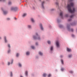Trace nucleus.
Wrapping results in <instances>:
<instances>
[{
	"instance_id": "aec40b11",
	"label": "nucleus",
	"mask_w": 77,
	"mask_h": 77,
	"mask_svg": "<svg viewBox=\"0 0 77 77\" xmlns=\"http://www.w3.org/2000/svg\"><path fill=\"white\" fill-rule=\"evenodd\" d=\"M61 62L62 63V64H63V60H61Z\"/></svg>"
},
{
	"instance_id": "37998d69",
	"label": "nucleus",
	"mask_w": 77,
	"mask_h": 77,
	"mask_svg": "<svg viewBox=\"0 0 77 77\" xmlns=\"http://www.w3.org/2000/svg\"><path fill=\"white\" fill-rule=\"evenodd\" d=\"M35 45H38V44L37 43H35Z\"/></svg>"
},
{
	"instance_id": "5fc2aeb1",
	"label": "nucleus",
	"mask_w": 77,
	"mask_h": 77,
	"mask_svg": "<svg viewBox=\"0 0 77 77\" xmlns=\"http://www.w3.org/2000/svg\"><path fill=\"white\" fill-rule=\"evenodd\" d=\"M39 1H41V0H39Z\"/></svg>"
},
{
	"instance_id": "79ce46f5",
	"label": "nucleus",
	"mask_w": 77,
	"mask_h": 77,
	"mask_svg": "<svg viewBox=\"0 0 77 77\" xmlns=\"http://www.w3.org/2000/svg\"><path fill=\"white\" fill-rule=\"evenodd\" d=\"M71 25H72V26H74L75 25L74 24V23H73Z\"/></svg>"
},
{
	"instance_id": "bb28decb",
	"label": "nucleus",
	"mask_w": 77,
	"mask_h": 77,
	"mask_svg": "<svg viewBox=\"0 0 77 77\" xmlns=\"http://www.w3.org/2000/svg\"><path fill=\"white\" fill-rule=\"evenodd\" d=\"M18 56H19V54L17 53L16 54V57H18Z\"/></svg>"
},
{
	"instance_id": "09e8293b",
	"label": "nucleus",
	"mask_w": 77,
	"mask_h": 77,
	"mask_svg": "<svg viewBox=\"0 0 77 77\" xmlns=\"http://www.w3.org/2000/svg\"><path fill=\"white\" fill-rule=\"evenodd\" d=\"M57 21L58 22H59V20H57Z\"/></svg>"
},
{
	"instance_id": "20e7f679",
	"label": "nucleus",
	"mask_w": 77,
	"mask_h": 77,
	"mask_svg": "<svg viewBox=\"0 0 77 77\" xmlns=\"http://www.w3.org/2000/svg\"><path fill=\"white\" fill-rule=\"evenodd\" d=\"M70 26L69 25H67V29L69 31V32H73L74 30L73 29H70L69 28Z\"/></svg>"
},
{
	"instance_id": "2f4dec72",
	"label": "nucleus",
	"mask_w": 77,
	"mask_h": 77,
	"mask_svg": "<svg viewBox=\"0 0 77 77\" xmlns=\"http://www.w3.org/2000/svg\"><path fill=\"white\" fill-rule=\"evenodd\" d=\"M8 47H9V48H11V46H10V45L8 44Z\"/></svg>"
},
{
	"instance_id": "8fccbe9b",
	"label": "nucleus",
	"mask_w": 77,
	"mask_h": 77,
	"mask_svg": "<svg viewBox=\"0 0 77 77\" xmlns=\"http://www.w3.org/2000/svg\"><path fill=\"white\" fill-rule=\"evenodd\" d=\"M20 77H23V76H22V75L20 76Z\"/></svg>"
},
{
	"instance_id": "2eb2a0df",
	"label": "nucleus",
	"mask_w": 77,
	"mask_h": 77,
	"mask_svg": "<svg viewBox=\"0 0 77 77\" xmlns=\"http://www.w3.org/2000/svg\"><path fill=\"white\" fill-rule=\"evenodd\" d=\"M50 50L51 51H53V47L51 46Z\"/></svg>"
},
{
	"instance_id": "e433bc0d",
	"label": "nucleus",
	"mask_w": 77,
	"mask_h": 77,
	"mask_svg": "<svg viewBox=\"0 0 77 77\" xmlns=\"http://www.w3.org/2000/svg\"><path fill=\"white\" fill-rule=\"evenodd\" d=\"M66 17H68V15L66 14Z\"/></svg>"
},
{
	"instance_id": "dca6fc26",
	"label": "nucleus",
	"mask_w": 77,
	"mask_h": 77,
	"mask_svg": "<svg viewBox=\"0 0 77 77\" xmlns=\"http://www.w3.org/2000/svg\"><path fill=\"white\" fill-rule=\"evenodd\" d=\"M26 55H29L30 54V52H26Z\"/></svg>"
},
{
	"instance_id": "4c0bfd02",
	"label": "nucleus",
	"mask_w": 77,
	"mask_h": 77,
	"mask_svg": "<svg viewBox=\"0 0 77 77\" xmlns=\"http://www.w3.org/2000/svg\"><path fill=\"white\" fill-rule=\"evenodd\" d=\"M73 0H69V2H72Z\"/></svg>"
},
{
	"instance_id": "1a4fd4ad",
	"label": "nucleus",
	"mask_w": 77,
	"mask_h": 77,
	"mask_svg": "<svg viewBox=\"0 0 77 77\" xmlns=\"http://www.w3.org/2000/svg\"><path fill=\"white\" fill-rule=\"evenodd\" d=\"M60 15L61 17V18H63V12H62V11L60 12Z\"/></svg>"
},
{
	"instance_id": "3c124183",
	"label": "nucleus",
	"mask_w": 77,
	"mask_h": 77,
	"mask_svg": "<svg viewBox=\"0 0 77 77\" xmlns=\"http://www.w3.org/2000/svg\"><path fill=\"white\" fill-rule=\"evenodd\" d=\"M33 9H35V8L34 7H33Z\"/></svg>"
},
{
	"instance_id": "72a5a7b5",
	"label": "nucleus",
	"mask_w": 77,
	"mask_h": 77,
	"mask_svg": "<svg viewBox=\"0 0 77 77\" xmlns=\"http://www.w3.org/2000/svg\"><path fill=\"white\" fill-rule=\"evenodd\" d=\"M71 20H72L71 19H70L68 20V21H71Z\"/></svg>"
},
{
	"instance_id": "39448f33",
	"label": "nucleus",
	"mask_w": 77,
	"mask_h": 77,
	"mask_svg": "<svg viewBox=\"0 0 77 77\" xmlns=\"http://www.w3.org/2000/svg\"><path fill=\"white\" fill-rule=\"evenodd\" d=\"M56 45L57 47L58 48L60 47V43H59V41H57L56 42Z\"/></svg>"
},
{
	"instance_id": "c03bdc74",
	"label": "nucleus",
	"mask_w": 77,
	"mask_h": 77,
	"mask_svg": "<svg viewBox=\"0 0 77 77\" xmlns=\"http://www.w3.org/2000/svg\"><path fill=\"white\" fill-rule=\"evenodd\" d=\"M10 62H8V65H10Z\"/></svg>"
},
{
	"instance_id": "f3484780",
	"label": "nucleus",
	"mask_w": 77,
	"mask_h": 77,
	"mask_svg": "<svg viewBox=\"0 0 77 77\" xmlns=\"http://www.w3.org/2000/svg\"><path fill=\"white\" fill-rule=\"evenodd\" d=\"M43 77H46V75H47V74H46L45 73H44L43 74Z\"/></svg>"
},
{
	"instance_id": "9d476101",
	"label": "nucleus",
	"mask_w": 77,
	"mask_h": 77,
	"mask_svg": "<svg viewBox=\"0 0 77 77\" xmlns=\"http://www.w3.org/2000/svg\"><path fill=\"white\" fill-rule=\"evenodd\" d=\"M67 51L69 52V51H71V49H70L68 48H67Z\"/></svg>"
},
{
	"instance_id": "c756f323",
	"label": "nucleus",
	"mask_w": 77,
	"mask_h": 77,
	"mask_svg": "<svg viewBox=\"0 0 77 77\" xmlns=\"http://www.w3.org/2000/svg\"><path fill=\"white\" fill-rule=\"evenodd\" d=\"M69 72H70V73H71V74H72V73H73V71H69Z\"/></svg>"
},
{
	"instance_id": "a19ab883",
	"label": "nucleus",
	"mask_w": 77,
	"mask_h": 77,
	"mask_svg": "<svg viewBox=\"0 0 77 77\" xmlns=\"http://www.w3.org/2000/svg\"><path fill=\"white\" fill-rule=\"evenodd\" d=\"M56 5H58V2H56Z\"/></svg>"
},
{
	"instance_id": "a211bd4d",
	"label": "nucleus",
	"mask_w": 77,
	"mask_h": 77,
	"mask_svg": "<svg viewBox=\"0 0 77 77\" xmlns=\"http://www.w3.org/2000/svg\"><path fill=\"white\" fill-rule=\"evenodd\" d=\"M39 54L40 55H41V56H42L43 54L41 52H39Z\"/></svg>"
},
{
	"instance_id": "c85d7f7f",
	"label": "nucleus",
	"mask_w": 77,
	"mask_h": 77,
	"mask_svg": "<svg viewBox=\"0 0 77 77\" xmlns=\"http://www.w3.org/2000/svg\"><path fill=\"white\" fill-rule=\"evenodd\" d=\"M54 11V8H52L51 10V11Z\"/></svg>"
},
{
	"instance_id": "4be33fe9",
	"label": "nucleus",
	"mask_w": 77,
	"mask_h": 77,
	"mask_svg": "<svg viewBox=\"0 0 77 77\" xmlns=\"http://www.w3.org/2000/svg\"><path fill=\"white\" fill-rule=\"evenodd\" d=\"M13 76V74H12V72H11V75H10V76L11 77H12V76Z\"/></svg>"
},
{
	"instance_id": "6e6552de",
	"label": "nucleus",
	"mask_w": 77,
	"mask_h": 77,
	"mask_svg": "<svg viewBox=\"0 0 77 77\" xmlns=\"http://www.w3.org/2000/svg\"><path fill=\"white\" fill-rule=\"evenodd\" d=\"M40 27L41 30H44V28H43L42 24H40Z\"/></svg>"
},
{
	"instance_id": "0eeeda50",
	"label": "nucleus",
	"mask_w": 77,
	"mask_h": 77,
	"mask_svg": "<svg viewBox=\"0 0 77 77\" xmlns=\"http://www.w3.org/2000/svg\"><path fill=\"white\" fill-rule=\"evenodd\" d=\"M44 3H45V2L43 1L42 2V8L43 9H44Z\"/></svg>"
},
{
	"instance_id": "9b49d317",
	"label": "nucleus",
	"mask_w": 77,
	"mask_h": 77,
	"mask_svg": "<svg viewBox=\"0 0 77 77\" xmlns=\"http://www.w3.org/2000/svg\"><path fill=\"white\" fill-rule=\"evenodd\" d=\"M27 15V14L26 13H24L22 15L23 17H26Z\"/></svg>"
},
{
	"instance_id": "b1692460",
	"label": "nucleus",
	"mask_w": 77,
	"mask_h": 77,
	"mask_svg": "<svg viewBox=\"0 0 77 77\" xmlns=\"http://www.w3.org/2000/svg\"><path fill=\"white\" fill-rule=\"evenodd\" d=\"M19 66H20V67H21L22 65L20 63H19Z\"/></svg>"
},
{
	"instance_id": "864d4df0",
	"label": "nucleus",
	"mask_w": 77,
	"mask_h": 77,
	"mask_svg": "<svg viewBox=\"0 0 77 77\" xmlns=\"http://www.w3.org/2000/svg\"><path fill=\"white\" fill-rule=\"evenodd\" d=\"M1 37H0V39H1Z\"/></svg>"
},
{
	"instance_id": "de8ad7c7",
	"label": "nucleus",
	"mask_w": 77,
	"mask_h": 77,
	"mask_svg": "<svg viewBox=\"0 0 77 77\" xmlns=\"http://www.w3.org/2000/svg\"><path fill=\"white\" fill-rule=\"evenodd\" d=\"M62 25H60V28H61V27H62Z\"/></svg>"
},
{
	"instance_id": "49530a36",
	"label": "nucleus",
	"mask_w": 77,
	"mask_h": 77,
	"mask_svg": "<svg viewBox=\"0 0 77 77\" xmlns=\"http://www.w3.org/2000/svg\"><path fill=\"white\" fill-rule=\"evenodd\" d=\"M12 63H13V60L11 61V64H12Z\"/></svg>"
},
{
	"instance_id": "603ef678",
	"label": "nucleus",
	"mask_w": 77,
	"mask_h": 77,
	"mask_svg": "<svg viewBox=\"0 0 77 77\" xmlns=\"http://www.w3.org/2000/svg\"><path fill=\"white\" fill-rule=\"evenodd\" d=\"M15 18V20H16V18Z\"/></svg>"
},
{
	"instance_id": "ddd939ff",
	"label": "nucleus",
	"mask_w": 77,
	"mask_h": 77,
	"mask_svg": "<svg viewBox=\"0 0 77 77\" xmlns=\"http://www.w3.org/2000/svg\"><path fill=\"white\" fill-rule=\"evenodd\" d=\"M25 75L26 76L28 75V72L27 71L25 72Z\"/></svg>"
},
{
	"instance_id": "58836bf2",
	"label": "nucleus",
	"mask_w": 77,
	"mask_h": 77,
	"mask_svg": "<svg viewBox=\"0 0 77 77\" xmlns=\"http://www.w3.org/2000/svg\"><path fill=\"white\" fill-rule=\"evenodd\" d=\"M7 20H10V19L9 18H7Z\"/></svg>"
},
{
	"instance_id": "473e14b6",
	"label": "nucleus",
	"mask_w": 77,
	"mask_h": 77,
	"mask_svg": "<svg viewBox=\"0 0 77 77\" xmlns=\"http://www.w3.org/2000/svg\"><path fill=\"white\" fill-rule=\"evenodd\" d=\"M5 0H0V2H5Z\"/></svg>"
},
{
	"instance_id": "f257e3e1",
	"label": "nucleus",
	"mask_w": 77,
	"mask_h": 77,
	"mask_svg": "<svg viewBox=\"0 0 77 77\" xmlns=\"http://www.w3.org/2000/svg\"><path fill=\"white\" fill-rule=\"evenodd\" d=\"M74 3L71 2L70 5L68 4L67 5V8L68 11L70 13H74L75 12V8L73 7Z\"/></svg>"
},
{
	"instance_id": "ea45409f",
	"label": "nucleus",
	"mask_w": 77,
	"mask_h": 77,
	"mask_svg": "<svg viewBox=\"0 0 77 77\" xmlns=\"http://www.w3.org/2000/svg\"><path fill=\"white\" fill-rule=\"evenodd\" d=\"M72 37H74V35L73 34L72 35Z\"/></svg>"
},
{
	"instance_id": "f704fd0d",
	"label": "nucleus",
	"mask_w": 77,
	"mask_h": 77,
	"mask_svg": "<svg viewBox=\"0 0 77 77\" xmlns=\"http://www.w3.org/2000/svg\"><path fill=\"white\" fill-rule=\"evenodd\" d=\"M61 71H63L64 70V69L63 68H62L61 69Z\"/></svg>"
},
{
	"instance_id": "c9c22d12",
	"label": "nucleus",
	"mask_w": 77,
	"mask_h": 77,
	"mask_svg": "<svg viewBox=\"0 0 77 77\" xmlns=\"http://www.w3.org/2000/svg\"><path fill=\"white\" fill-rule=\"evenodd\" d=\"M11 51V50H9L8 51V53H10V52Z\"/></svg>"
},
{
	"instance_id": "423d86ee",
	"label": "nucleus",
	"mask_w": 77,
	"mask_h": 77,
	"mask_svg": "<svg viewBox=\"0 0 77 77\" xmlns=\"http://www.w3.org/2000/svg\"><path fill=\"white\" fill-rule=\"evenodd\" d=\"M1 9L2 10V11H3V12L4 14V15H6V14H8V11H4L3 8H1Z\"/></svg>"
},
{
	"instance_id": "f03ea898",
	"label": "nucleus",
	"mask_w": 77,
	"mask_h": 77,
	"mask_svg": "<svg viewBox=\"0 0 77 77\" xmlns=\"http://www.w3.org/2000/svg\"><path fill=\"white\" fill-rule=\"evenodd\" d=\"M35 36H33V38L34 39H38V40H40V39H41V37H40V36L38 34V33H35Z\"/></svg>"
},
{
	"instance_id": "a878e982",
	"label": "nucleus",
	"mask_w": 77,
	"mask_h": 77,
	"mask_svg": "<svg viewBox=\"0 0 77 77\" xmlns=\"http://www.w3.org/2000/svg\"><path fill=\"white\" fill-rule=\"evenodd\" d=\"M51 74H49L48 75V77H51Z\"/></svg>"
},
{
	"instance_id": "7ed1b4c3",
	"label": "nucleus",
	"mask_w": 77,
	"mask_h": 77,
	"mask_svg": "<svg viewBox=\"0 0 77 77\" xmlns=\"http://www.w3.org/2000/svg\"><path fill=\"white\" fill-rule=\"evenodd\" d=\"M11 11H17L18 10V8L15 7H12L11 8Z\"/></svg>"
},
{
	"instance_id": "cd10ccee",
	"label": "nucleus",
	"mask_w": 77,
	"mask_h": 77,
	"mask_svg": "<svg viewBox=\"0 0 77 77\" xmlns=\"http://www.w3.org/2000/svg\"><path fill=\"white\" fill-rule=\"evenodd\" d=\"M31 48H32V49H35V47L34 46H32Z\"/></svg>"
},
{
	"instance_id": "a18cd8bd",
	"label": "nucleus",
	"mask_w": 77,
	"mask_h": 77,
	"mask_svg": "<svg viewBox=\"0 0 77 77\" xmlns=\"http://www.w3.org/2000/svg\"><path fill=\"white\" fill-rule=\"evenodd\" d=\"M63 55H61L60 57H63Z\"/></svg>"
},
{
	"instance_id": "393cba45",
	"label": "nucleus",
	"mask_w": 77,
	"mask_h": 77,
	"mask_svg": "<svg viewBox=\"0 0 77 77\" xmlns=\"http://www.w3.org/2000/svg\"><path fill=\"white\" fill-rule=\"evenodd\" d=\"M72 55L71 54V55H69V58L71 57H72Z\"/></svg>"
},
{
	"instance_id": "7c9ffc66",
	"label": "nucleus",
	"mask_w": 77,
	"mask_h": 77,
	"mask_svg": "<svg viewBox=\"0 0 77 77\" xmlns=\"http://www.w3.org/2000/svg\"><path fill=\"white\" fill-rule=\"evenodd\" d=\"M73 17H74V15H72L71 16H70V18H72Z\"/></svg>"
},
{
	"instance_id": "4468645a",
	"label": "nucleus",
	"mask_w": 77,
	"mask_h": 77,
	"mask_svg": "<svg viewBox=\"0 0 77 77\" xmlns=\"http://www.w3.org/2000/svg\"><path fill=\"white\" fill-rule=\"evenodd\" d=\"M31 21L32 23H34V22H35V20H34V19H33V18L31 19Z\"/></svg>"
},
{
	"instance_id": "f8f14e48",
	"label": "nucleus",
	"mask_w": 77,
	"mask_h": 77,
	"mask_svg": "<svg viewBox=\"0 0 77 77\" xmlns=\"http://www.w3.org/2000/svg\"><path fill=\"white\" fill-rule=\"evenodd\" d=\"M4 39L5 42H7V40H6V37H4Z\"/></svg>"
},
{
	"instance_id": "5701e85b",
	"label": "nucleus",
	"mask_w": 77,
	"mask_h": 77,
	"mask_svg": "<svg viewBox=\"0 0 77 77\" xmlns=\"http://www.w3.org/2000/svg\"><path fill=\"white\" fill-rule=\"evenodd\" d=\"M28 27L29 28V29H30V28H31L32 26L30 25H28Z\"/></svg>"
},
{
	"instance_id": "6ab92c4d",
	"label": "nucleus",
	"mask_w": 77,
	"mask_h": 77,
	"mask_svg": "<svg viewBox=\"0 0 77 77\" xmlns=\"http://www.w3.org/2000/svg\"><path fill=\"white\" fill-rule=\"evenodd\" d=\"M47 42L48 44H51V42L50 41H48Z\"/></svg>"
},
{
	"instance_id": "412c9836",
	"label": "nucleus",
	"mask_w": 77,
	"mask_h": 77,
	"mask_svg": "<svg viewBox=\"0 0 77 77\" xmlns=\"http://www.w3.org/2000/svg\"><path fill=\"white\" fill-rule=\"evenodd\" d=\"M12 4V2H9L8 3V5H11Z\"/></svg>"
}]
</instances>
